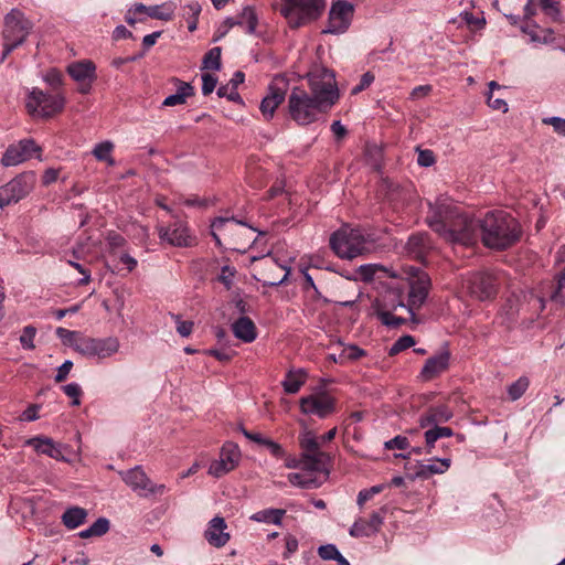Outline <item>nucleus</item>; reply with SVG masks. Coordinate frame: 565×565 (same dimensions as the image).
I'll return each mask as SVG.
<instances>
[{
    "instance_id": "nucleus-35",
    "label": "nucleus",
    "mask_w": 565,
    "mask_h": 565,
    "mask_svg": "<svg viewBox=\"0 0 565 565\" xmlns=\"http://www.w3.org/2000/svg\"><path fill=\"white\" fill-rule=\"evenodd\" d=\"M450 467V459H434L428 463H422L419 466V470L417 471V476L420 478H428L435 473H444Z\"/></svg>"
},
{
    "instance_id": "nucleus-4",
    "label": "nucleus",
    "mask_w": 565,
    "mask_h": 565,
    "mask_svg": "<svg viewBox=\"0 0 565 565\" xmlns=\"http://www.w3.org/2000/svg\"><path fill=\"white\" fill-rule=\"evenodd\" d=\"M330 246L339 257L348 259L367 254L373 248L372 242L361 230L349 226L341 227L331 235Z\"/></svg>"
},
{
    "instance_id": "nucleus-34",
    "label": "nucleus",
    "mask_w": 565,
    "mask_h": 565,
    "mask_svg": "<svg viewBox=\"0 0 565 565\" xmlns=\"http://www.w3.org/2000/svg\"><path fill=\"white\" fill-rule=\"evenodd\" d=\"M178 85L179 86L177 93L166 97L162 103L163 106L173 107L183 105L185 104L186 98L193 95V88L190 84L178 81Z\"/></svg>"
},
{
    "instance_id": "nucleus-5",
    "label": "nucleus",
    "mask_w": 565,
    "mask_h": 565,
    "mask_svg": "<svg viewBox=\"0 0 565 565\" xmlns=\"http://www.w3.org/2000/svg\"><path fill=\"white\" fill-rule=\"evenodd\" d=\"M32 29L33 23L19 9H12L6 14L2 30V61H4L14 49L25 42Z\"/></svg>"
},
{
    "instance_id": "nucleus-44",
    "label": "nucleus",
    "mask_w": 565,
    "mask_h": 565,
    "mask_svg": "<svg viewBox=\"0 0 565 565\" xmlns=\"http://www.w3.org/2000/svg\"><path fill=\"white\" fill-rule=\"evenodd\" d=\"M364 354H365L364 350L360 349L359 347L348 345V347L342 348L338 358H335V355H333V360L339 363H345L349 361H356Z\"/></svg>"
},
{
    "instance_id": "nucleus-22",
    "label": "nucleus",
    "mask_w": 565,
    "mask_h": 565,
    "mask_svg": "<svg viewBox=\"0 0 565 565\" xmlns=\"http://www.w3.org/2000/svg\"><path fill=\"white\" fill-rule=\"evenodd\" d=\"M382 512H373L369 520L359 518L350 527V535L352 537H369L376 534L383 524L385 509Z\"/></svg>"
},
{
    "instance_id": "nucleus-42",
    "label": "nucleus",
    "mask_w": 565,
    "mask_h": 565,
    "mask_svg": "<svg viewBox=\"0 0 565 565\" xmlns=\"http://www.w3.org/2000/svg\"><path fill=\"white\" fill-rule=\"evenodd\" d=\"M114 143L111 141H103L97 143L93 149V154L98 161H105L109 166L115 164V160L111 157Z\"/></svg>"
},
{
    "instance_id": "nucleus-52",
    "label": "nucleus",
    "mask_w": 565,
    "mask_h": 565,
    "mask_svg": "<svg viewBox=\"0 0 565 565\" xmlns=\"http://www.w3.org/2000/svg\"><path fill=\"white\" fill-rule=\"evenodd\" d=\"M63 392L71 398H73L72 405L78 406L81 404L79 396L82 394V388L76 383H70L64 385Z\"/></svg>"
},
{
    "instance_id": "nucleus-2",
    "label": "nucleus",
    "mask_w": 565,
    "mask_h": 565,
    "mask_svg": "<svg viewBox=\"0 0 565 565\" xmlns=\"http://www.w3.org/2000/svg\"><path fill=\"white\" fill-rule=\"evenodd\" d=\"M469 223L476 226L471 243L475 244L479 236L483 244L493 249H505L513 245L520 236V227L515 218L503 211L488 212L483 218L470 217Z\"/></svg>"
},
{
    "instance_id": "nucleus-26",
    "label": "nucleus",
    "mask_w": 565,
    "mask_h": 565,
    "mask_svg": "<svg viewBox=\"0 0 565 565\" xmlns=\"http://www.w3.org/2000/svg\"><path fill=\"white\" fill-rule=\"evenodd\" d=\"M430 249L431 242L426 233L411 235L405 244L406 254L418 260H423Z\"/></svg>"
},
{
    "instance_id": "nucleus-50",
    "label": "nucleus",
    "mask_w": 565,
    "mask_h": 565,
    "mask_svg": "<svg viewBox=\"0 0 565 565\" xmlns=\"http://www.w3.org/2000/svg\"><path fill=\"white\" fill-rule=\"evenodd\" d=\"M415 344V339L412 335H403L394 342L390 349V355H395Z\"/></svg>"
},
{
    "instance_id": "nucleus-60",
    "label": "nucleus",
    "mask_w": 565,
    "mask_h": 565,
    "mask_svg": "<svg viewBox=\"0 0 565 565\" xmlns=\"http://www.w3.org/2000/svg\"><path fill=\"white\" fill-rule=\"evenodd\" d=\"M149 17L159 19V20H163V21H170L173 17V11L172 10L164 11V10H162L161 7H158V6L150 7L149 8Z\"/></svg>"
},
{
    "instance_id": "nucleus-38",
    "label": "nucleus",
    "mask_w": 565,
    "mask_h": 565,
    "mask_svg": "<svg viewBox=\"0 0 565 565\" xmlns=\"http://www.w3.org/2000/svg\"><path fill=\"white\" fill-rule=\"evenodd\" d=\"M452 435L454 430L451 428L435 425L425 431L426 446L430 450L439 438L451 437Z\"/></svg>"
},
{
    "instance_id": "nucleus-54",
    "label": "nucleus",
    "mask_w": 565,
    "mask_h": 565,
    "mask_svg": "<svg viewBox=\"0 0 565 565\" xmlns=\"http://www.w3.org/2000/svg\"><path fill=\"white\" fill-rule=\"evenodd\" d=\"M318 555L326 561L335 559L340 556V552L333 544L322 545L318 548Z\"/></svg>"
},
{
    "instance_id": "nucleus-27",
    "label": "nucleus",
    "mask_w": 565,
    "mask_h": 565,
    "mask_svg": "<svg viewBox=\"0 0 565 565\" xmlns=\"http://www.w3.org/2000/svg\"><path fill=\"white\" fill-rule=\"evenodd\" d=\"M454 416L452 411L447 405L430 406L426 413L420 415L419 425L423 428L433 427L443 423H447Z\"/></svg>"
},
{
    "instance_id": "nucleus-16",
    "label": "nucleus",
    "mask_w": 565,
    "mask_h": 565,
    "mask_svg": "<svg viewBox=\"0 0 565 565\" xmlns=\"http://www.w3.org/2000/svg\"><path fill=\"white\" fill-rule=\"evenodd\" d=\"M430 286L431 282L427 273L419 268H411L407 309L412 315L425 303Z\"/></svg>"
},
{
    "instance_id": "nucleus-49",
    "label": "nucleus",
    "mask_w": 565,
    "mask_h": 565,
    "mask_svg": "<svg viewBox=\"0 0 565 565\" xmlns=\"http://www.w3.org/2000/svg\"><path fill=\"white\" fill-rule=\"evenodd\" d=\"M36 334V329L32 326L24 327L22 334L20 335V343L24 349L33 350L35 348L34 345V338Z\"/></svg>"
},
{
    "instance_id": "nucleus-63",
    "label": "nucleus",
    "mask_w": 565,
    "mask_h": 565,
    "mask_svg": "<svg viewBox=\"0 0 565 565\" xmlns=\"http://www.w3.org/2000/svg\"><path fill=\"white\" fill-rule=\"evenodd\" d=\"M488 105L489 107H491L492 109L494 110H501L502 113H507L508 111V104L504 99L502 98H494L493 97V94L489 93L488 94Z\"/></svg>"
},
{
    "instance_id": "nucleus-58",
    "label": "nucleus",
    "mask_w": 565,
    "mask_h": 565,
    "mask_svg": "<svg viewBox=\"0 0 565 565\" xmlns=\"http://www.w3.org/2000/svg\"><path fill=\"white\" fill-rule=\"evenodd\" d=\"M201 6L199 2H191L182 8V15L185 20L199 19Z\"/></svg>"
},
{
    "instance_id": "nucleus-29",
    "label": "nucleus",
    "mask_w": 565,
    "mask_h": 565,
    "mask_svg": "<svg viewBox=\"0 0 565 565\" xmlns=\"http://www.w3.org/2000/svg\"><path fill=\"white\" fill-rule=\"evenodd\" d=\"M26 445L32 446L38 454L46 455L56 460H65L61 445L54 443L49 437L38 436L26 440Z\"/></svg>"
},
{
    "instance_id": "nucleus-61",
    "label": "nucleus",
    "mask_w": 565,
    "mask_h": 565,
    "mask_svg": "<svg viewBox=\"0 0 565 565\" xmlns=\"http://www.w3.org/2000/svg\"><path fill=\"white\" fill-rule=\"evenodd\" d=\"M417 163L420 167H430L435 163V156L431 150H420L417 157Z\"/></svg>"
},
{
    "instance_id": "nucleus-19",
    "label": "nucleus",
    "mask_w": 565,
    "mask_h": 565,
    "mask_svg": "<svg viewBox=\"0 0 565 565\" xmlns=\"http://www.w3.org/2000/svg\"><path fill=\"white\" fill-rule=\"evenodd\" d=\"M121 476L124 481L140 495L162 494L166 491L164 484H154L139 467L122 472Z\"/></svg>"
},
{
    "instance_id": "nucleus-8",
    "label": "nucleus",
    "mask_w": 565,
    "mask_h": 565,
    "mask_svg": "<svg viewBox=\"0 0 565 565\" xmlns=\"http://www.w3.org/2000/svg\"><path fill=\"white\" fill-rule=\"evenodd\" d=\"M249 231H254L258 233V237H256L252 245H249V249H257L258 247H262L260 252L257 254H249V263H255L256 260H263L266 269H268L269 273H255L253 274L254 278L257 281L263 282L264 285L269 286H278L282 284L288 276V271H286L281 277H275L271 275V271L278 269V266L276 264V260L270 257V248L267 247L266 241H265V233L258 232L256 228L249 225Z\"/></svg>"
},
{
    "instance_id": "nucleus-55",
    "label": "nucleus",
    "mask_w": 565,
    "mask_h": 565,
    "mask_svg": "<svg viewBox=\"0 0 565 565\" xmlns=\"http://www.w3.org/2000/svg\"><path fill=\"white\" fill-rule=\"evenodd\" d=\"M543 124L552 126L554 131L565 137V118L547 117L543 118Z\"/></svg>"
},
{
    "instance_id": "nucleus-51",
    "label": "nucleus",
    "mask_w": 565,
    "mask_h": 565,
    "mask_svg": "<svg viewBox=\"0 0 565 565\" xmlns=\"http://www.w3.org/2000/svg\"><path fill=\"white\" fill-rule=\"evenodd\" d=\"M217 95L220 97H226L228 100L244 105L243 98L237 93V88H235V86H230V84L221 86L217 89Z\"/></svg>"
},
{
    "instance_id": "nucleus-46",
    "label": "nucleus",
    "mask_w": 565,
    "mask_h": 565,
    "mask_svg": "<svg viewBox=\"0 0 565 565\" xmlns=\"http://www.w3.org/2000/svg\"><path fill=\"white\" fill-rule=\"evenodd\" d=\"M460 18L467 24L468 29L471 32L480 31V30L484 29V26L487 24V21H486V18L483 17V14H481V17H475L471 12L463 11L460 13Z\"/></svg>"
},
{
    "instance_id": "nucleus-20",
    "label": "nucleus",
    "mask_w": 565,
    "mask_h": 565,
    "mask_svg": "<svg viewBox=\"0 0 565 565\" xmlns=\"http://www.w3.org/2000/svg\"><path fill=\"white\" fill-rule=\"evenodd\" d=\"M41 148L35 143L33 139H23L18 143L10 145L4 151L1 158V164L3 167L18 166L30 158L36 152H40Z\"/></svg>"
},
{
    "instance_id": "nucleus-33",
    "label": "nucleus",
    "mask_w": 565,
    "mask_h": 565,
    "mask_svg": "<svg viewBox=\"0 0 565 565\" xmlns=\"http://www.w3.org/2000/svg\"><path fill=\"white\" fill-rule=\"evenodd\" d=\"M522 308L521 296L513 294L510 296L501 309L502 322L507 324L513 323Z\"/></svg>"
},
{
    "instance_id": "nucleus-9",
    "label": "nucleus",
    "mask_w": 565,
    "mask_h": 565,
    "mask_svg": "<svg viewBox=\"0 0 565 565\" xmlns=\"http://www.w3.org/2000/svg\"><path fill=\"white\" fill-rule=\"evenodd\" d=\"M299 443L302 449L300 457L301 467L310 472L328 471L327 466L330 462V456L320 450V443L316 435L307 430L300 435Z\"/></svg>"
},
{
    "instance_id": "nucleus-47",
    "label": "nucleus",
    "mask_w": 565,
    "mask_h": 565,
    "mask_svg": "<svg viewBox=\"0 0 565 565\" xmlns=\"http://www.w3.org/2000/svg\"><path fill=\"white\" fill-rule=\"evenodd\" d=\"M288 480L291 484L303 488V489H312L317 488L319 484L317 483L316 479L307 476L306 473H289Z\"/></svg>"
},
{
    "instance_id": "nucleus-21",
    "label": "nucleus",
    "mask_w": 565,
    "mask_h": 565,
    "mask_svg": "<svg viewBox=\"0 0 565 565\" xmlns=\"http://www.w3.org/2000/svg\"><path fill=\"white\" fill-rule=\"evenodd\" d=\"M241 458L238 446L234 443H226L221 449L220 458L213 460L209 468V473L215 478H220L233 470Z\"/></svg>"
},
{
    "instance_id": "nucleus-37",
    "label": "nucleus",
    "mask_w": 565,
    "mask_h": 565,
    "mask_svg": "<svg viewBox=\"0 0 565 565\" xmlns=\"http://www.w3.org/2000/svg\"><path fill=\"white\" fill-rule=\"evenodd\" d=\"M249 441L255 443L259 448L267 449L274 457L279 458L282 456L284 451L280 445L263 436L262 434L249 433Z\"/></svg>"
},
{
    "instance_id": "nucleus-64",
    "label": "nucleus",
    "mask_w": 565,
    "mask_h": 565,
    "mask_svg": "<svg viewBox=\"0 0 565 565\" xmlns=\"http://www.w3.org/2000/svg\"><path fill=\"white\" fill-rule=\"evenodd\" d=\"M537 8H540V0H529L524 7V20L532 22L531 19L536 14Z\"/></svg>"
},
{
    "instance_id": "nucleus-57",
    "label": "nucleus",
    "mask_w": 565,
    "mask_h": 565,
    "mask_svg": "<svg viewBox=\"0 0 565 565\" xmlns=\"http://www.w3.org/2000/svg\"><path fill=\"white\" fill-rule=\"evenodd\" d=\"M381 491H382V486H374L370 489L361 490L358 494V500H356L359 507L362 508L367 500H370L371 498H373L374 494H377Z\"/></svg>"
},
{
    "instance_id": "nucleus-14",
    "label": "nucleus",
    "mask_w": 565,
    "mask_h": 565,
    "mask_svg": "<svg viewBox=\"0 0 565 565\" xmlns=\"http://www.w3.org/2000/svg\"><path fill=\"white\" fill-rule=\"evenodd\" d=\"M117 338L109 337L105 339H95L88 337L77 338L74 342V349L87 358L107 359L116 354L119 350Z\"/></svg>"
},
{
    "instance_id": "nucleus-6",
    "label": "nucleus",
    "mask_w": 565,
    "mask_h": 565,
    "mask_svg": "<svg viewBox=\"0 0 565 565\" xmlns=\"http://www.w3.org/2000/svg\"><path fill=\"white\" fill-rule=\"evenodd\" d=\"M281 14L292 29L317 20L326 8V0H286Z\"/></svg>"
},
{
    "instance_id": "nucleus-3",
    "label": "nucleus",
    "mask_w": 565,
    "mask_h": 565,
    "mask_svg": "<svg viewBox=\"0 0 565 565\" xmlns=\"http://www.w3.org/2000/svg\"><path fill=\"white\" fill-rule=\"evenodd\" d=\"M288 107L291 118L299 125L313 122L320 113L331 108V106L327 105V99L316 98L300 87H295L291 90L288 98Z\"/></svg>"
},
{
    "instance_id": "nucleus-56",
    "label": "nucleus",
    "mask_w": 565,
    "mask_h": 565,
    "mask_svg": "<svg viewBox=\"0 0 565 565\" xmlns=\"http://www.w3.org/2000/svg\"><path fill=\"white\" fill-rule=\"evenodd\" d=\"M217 78L210 74H202V93L203 95H210L216 87Z\"/></svg>"
},
{
    "instance_id": "nucleus-7",
    "label": "nucleus",
    "mask_w": 565,
    "mask_h": 565,
    "mask_svg": "<svg viewBox=\"0 0 565 565\" xmlns=\"http://www.w3.org/2000/svg\"><path fill=\"white\" fill-rule=\"evenodd\" d=\"M307 78L310 87L309 94L316 98L327 99V105L331 107L338 102L340 94L332 71L316 65L307 73Z\"/></svg>"
},
{
    "instance_id": "nucleus-17",
    "label": "nucleus",
    "mask_w": 565,
    "mask_h": 565,
    "mask_svg": "<svg viewBox=\"0 0 565 565\" xmlns=\"http://www.w3.org/2000/svg\"><path fill=\"white\" fill-rule=\"evenodd\" d=\"M36 184L34 171H24L3 185L6 205L18 203L26 198Z\"/></svg>"
},
{
    "instance_id": "nucleus-62",
    "label": "nucleus",
    "mask_w": 565,
    "mask_h": 565,
    "mask_svg": "<svg viewBox=\"0 0 565 565\" xmlns=\"http://www.w3.org/2000/svg\"><path fill=\"white\" fill-rule=\"evenodd\" d=\"M374 81V75L371 72H366L362 75L360 84L353 87L352 94H359L360 92L367 88Z\"/></svg>"
},
{
    "instance_id": "nucleus-59",
    "label": "nucleus",
    "mask_w": 565,
    "mask_h": 565,
    "mask_svg": "<svg viewBox=\"0 0 565 565\" xmlns=\"http://www.w3.org/2000/svg\"><path fill=\"white\" fill-rule=\"evenodd\" d=\"M409 446L408 439L404 436H396L385 443L386 449H399L404 450Z\"/></svg>"
},
{
    "instance_id": "nucleus-39",
    "label": "nucleus",
    "mask_w": 565,
    "mask_h": 565,
    "mask_svg": "<svg viewBox=\"0 0 565 565\" xmlns=\"http://www.w3.org/2000/svg\"><path fill=\"white\" fill-rule=\"evenodd\" d=\"M285 513L286 511L281 509H266L253 514L249 519L257 522L280 524Z\"/></svg>"
},
{
    "instance_id": "nucleus-15",
    "label": "nucleus",
    "mask_w": 565,
    "mask_h": 565,
    "mask_svg": "<svg viewBox=\"0 0 565 565\" xmlns=\"http://www.w3.org/2000/svg\"><path fill=\"white\" fill-rule=\"evenodd\" d=\"M355 7L348 0H333L328 14L327 28L322 30L324 34L345 33L353 20Z\"/></svg>"
},
{
    "instance_id": "nucleus-25",
    "label": "nucleus",
    "mask_w": 565,
    "mask_h": 565,
    "mask_svg": "<svg viewBox=\"0 0 565 565\" xmlns=\"http://www.w3.org/2000/svg\"><path fill=\"white\" fill-rule=\"evenodd\" d=\"M450 354L447 351L440 352L431 358H429L422 371L420 379L423 381H430L441 373H444L449 367Z\"/></svg>"
},
{
    "instance_id": "nucleus-10",
    "label": "nucleus",
    "mask_w": 565,
    "mask_h": 565,
    "mask_svg": "<svg viewBox=\"0 0 565 565\" xmlns=\"http://www.w3.org/2000/svg\"><path fill=\"white\" fill-rule=\"evenodd\" d=\"M65 99L61 95L46 94L39 88H33L26 98L25 107L33 117L50 118L61 113Z\"/></svg>"
},
{
    "instance_id": "nucleus-23",
    "label": "nucleus",
    "mask_w": 565,
    "mask_h": 565,
    "mask_svg": "<svg viewBox=\"0 0 565 565\" xmlns=\"http://www.w3.org/2000/svg\"><path fill=\"white\" fill-rule=\"evenodd\" d=\"M159 237L162 242H167L173 246H189L191 244V236L188 227L181 223L175 222L170 226H159Z\"/></svg>"
},
{
    "instance_id": "nucleus-31",
    "label": "nucleus",
    "mask_w": 565,
    "mask_h": 565,
    "mask_svg": "<svg viewBox=\"0 0 565 565\" xmlns=\"http://www.w3.org/2000/svg\"><path fill=\"white\" fill-rule=\"evenodd\" d=\"M228 308L233 310L232 317L235 313H239L241 316L236 321L232 324V331L237 339L247 342V317L244 316L245 312V302L243 299L237 300L235 303H230Z\"/></svg>"
},
{
    "instance_id": "nucleus-32",
    "label": "nucleus",
    "mask_w": 565,
    "mask_h": 565,
    "mask_svg": "<svg viewBox=\"0 0 565 565\" xmlns=\"http://www.w3.org/2000/svg\"><path fill=\"white\" fill-rule=\"evenodd\" d=\"M308 380V372L305 369H291L286 373L281 382L287 394H296Z\"/></svg>"
},
{
    "instance_id": "nucleus-18",
    "label": "nucleus",
    "mask_w": 565,
    "mask_h": 565,
    "mask_svg": "<svg viewBox=\"0 0 565 565\" xmlns=\"http://www.w3.org/2000/svg\"><path fill=\"white\" fill-rule=\"evenodd\" d=\"M246 225L245 221L235 217H217L211 224V233L218 245L223 241L230 245L235 236L243 233V227Z\"/></svg>"
},
{
    "instance_id": "nucleus-43",
    "label": "nucleus",
    "mask_w": 565,
    "mask_h": 565,
    "mask_svg": "<svg viewBox=\"0 0 565 565\" xmlns=\"http://www.w3.org/2000/svg\"><path fill=\"white\" fill-rule=\"evenodd\" d=\"M550 298L552 301L565 306V269L556 276V284L552 286Z\"/></svg>"
},
{
    "instance_id": "nucleus-28",
    "label": "nucleus",
    "mask_w": 565,
    "mask_h": 565,
    "mask_svg": "<svg viewBox=\"0 0 565 565\" xmlns=\"http://www.w3.org/2000/svg\"><path fill=\"white\" fill-rule=\"evenodd\" d=\"M67 73L77 83H93L96 79V65L90 60L73 62L67 66Z\"/></svg>"
},
{
    "instance_id": "nucleus-13",
    "label": "nucleus",
    "mask_w": 565,
    "mask_h": 565,
    "mask_svg": "<svg viewBox=\"0 0 565 565\" xmlns=\"http://www.w3.org/2000/svg\"><path fill=\"white\" fill-rule=\"evenodd\" d=\"M398 307H406L401 295L395 290H387L372 303L374 315L387 327L396 328L406 322V319L393 315Z\"/></svg>"
},
{
    "instance_id": "nucleus-30",
    "label": "nucleus",
    "mask_w": 565,
    "mask_h": 565,
    "mask_svg": "<svg viewBox=\"0 0 565 565\" xmlns=\"http://www.w3.org/2000/svg\"><path fill=\"white\" fill-rule=\"evenodd\" d=\"M285 99V89L278 87L276 84L269 86V93L263 98L260 103V111L265 118H271L275 109Z\"/></svg>"
},
{
    "instance_id": "nucleus-12",
    "label": "nucleus",
    "mask_w": 565,
    "mask_h": 565,
    "mask_svg": "<svg viewBox=\"0 0 565 565\" xmlns=\"http://www.w3.org/2000/svg\"><path fill=\"white\" fill-rule=\"evenodd\" d=\"M498 276L491 271H477L470 274L462 281V289L477 300L493 298L498 291Z\"/></svg>"
},
{
    "instance_id": "nucleus-24",
    "label": "nucleus",
    "mask_w": 565,
    "mask_h": 565,
    "mask_svg": "<svg viewBox=\"0 0 565 565\" xmlns=\"http://www.w3.org/2000/svg\"><path fill=\"white\" fill-rule=\"evenodd\" d=\"M225 520L221 516L213 518L204 532V537L210 545L222 547L230 541V533L226 532Z\"/></svg>"
},
{
    "instance_id": "nucleus-1",
    "label": "nucleus",
    "mask_w": 565,
    "mask_h": 565,
    "mask_svg": "<svg viewBox=\"0 0 565 565\" xmlns=\"http://www.w3.org/2000/svg\"><path fill=\"white\" fill-rule=\"evenodd\" d=\"M427 225L443 239L451 244L468 245L475 236L476 226L470 217L446 195L428 202Z\"/></svg>"
},
{
    "instance_id": "nucleus-45",
    "label": "nucleus",
    "mask_w": 565,
    "mask_h": 565,
    "mask_svg": "<svg viewBox=\"0 0 565 565\" xmlns=\"http://www.w3.org/2000/svg\"><path fill=\"white\" fill-rule=\"evenodd\" d=\"M202 68L211 71H218L221 68V47H213L204 55Z\"/></svg>"
},
{
    "instance_id": "nucleus-48",
    "label": "nucleus",
    "mask_w": 565,
    "mask_h": 565,
    "mask_svg": "<svg viewBox=\"0 0 565 565\" xmlns=\"http://www.w3.org/2000/svg\"><path fill=\"white\" fill-rule=\"evenodd\" d=\"M529 384H530V382H529V379L526 376H521L519 380L513 382L508 387V394H509L511 401L519 399L525 393V391L527 390Z\"/></svg>"
},
{
    "instance_id": "nucleus-11",
    "label": "nucleus",
    "mask_w": 565,
    "mask_h": 565,
    "mask_svg": "<svg viewBox=\"0 0 565 565\" xmlns=\"http://www.w3.org/2000/svg\"><path fill=\"white\" fill-rule=\"evenodd\" d=\"M299 407L305 415L327 418L335 413L337 399L326 390H316L299 399Z\"/></svg>"
},
{
    "instance_id": "nucleus-41",
    "label": "nucleus",
    "mask_w": 565,
    "mask_h": 565,
    "mask_svg": "<svg viewBox=\"0 0 565 565\" xmlns=\"http://www.w3.org/2000/svg\"><path fill=\"white\" fill-rule=\"evenodd\" d=\"M109 530V521L105 518L97 519L88 529L79 532V537L88 539L92 536H102Z\"/></svg>"
},
{
    "instance_id": "nucleus-40",
    "label": "nucleus",
    "mask_w": 565,
    "mask_h": 565,
    "mask_svg": "<svg viewBox=\"0 0 565 565\" xmlns=\"http://www.w3.org/2000/svg\"><path fill=\"white\" fill-rule=\"evenodd\" d=\"M540 8L552 22H555V23L563 22V17H562L558 1H556V0H540Z\"/></svg>"
},
{
    "instance_id": "nucleus-36",
    "label": "nucleus",
    "mask_w": 565,
    "mask_h": 565,
    "mask_svg": "<svg viewBox=\"0 0 565 565\" xmlns=\"http://www.w3.org/2000/svg\"><path fill=\"white\" fill-rule=\"evenodd\" d=\"M86 516L87 512L85 509L73 507L63 513L62 522L67 529L74 530L85 522Z\"/></svg>"
},
{
    "instance_id": "nucleus-53",
    "label": "nucleus",
    "mask_w": 565,
    "mask_h": 565,
    "mask_svg": "<svg viewBox=\"0 0 565 565\" xmlns=\"http://www.w3.org/2000/svg\"><path fill=\"white\" fill-rule=\"evenodd\" d=\"M381 269V266L380 265H376V264H366V265H361L359 268H358V273L361 277L362 280L364 281H369V280H372L374 275L376 274V271Z\"/></svg>"
}]
</instances>
